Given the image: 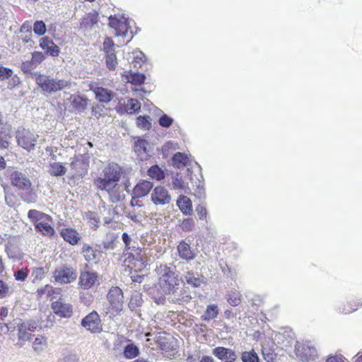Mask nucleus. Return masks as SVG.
<instances>
[{"instance_id":"52","label":"nucleus","mask_w":362,"mask_h":362,"mask_svg":"<svg viewBox=\"0 0 362 362\" xmlns=\"http://www.w3.org/2000/svg\"><path fill=\"white\" fill-rule=\"evenodd\" d=\"M158 122L163 127H169L173 124V119L167 115H163L160 117Z\"/></svg>"},{"instance_id":"62","label":"nucleus","mask_w":362,"mask_h":362,"mask_svg":"<svg viewBox=\"0 0 362 362\" xmlns=\"http://www.w3.org/2000/svg\"><path fill=\"white\" fill-rule=\"evenodd\" d=\"M78 358L74 354H69L64 357L61 362H78Z\"/></svg>"},{"instance_id":"60","label":"nucleus","mask_w":362,"mask_h":362,"mask_svg":"<svg viewBox=\"0 0 362 362\" xmlns=\"http://www.w3.org/2000/svg\"><path fill=\"white\" fill-rule=\"evenodd\" d=\"M144 58H145V55L144 54L143 52H138L134 56V61L133 62V63L134 64V66H136L137 64H139V65L140 66H141V63L139 62H138L137 60L139 59V61H141V62H144Z\"/></svg>"},{"instance_id":"59","label":"nucleus","mask_w":362,"mask_h":362,"mask_svg":"<svg viewBox=\"0 0 362 362\" xmlns=\"http://www.w3.org/2000/svg\"><path fill=\"white\" fill-rule=\"evenodd\" d=\"M196 211L199 216V218L200 219H204L206 218V215H207V211L206 209V208L204 206H203L202 205H198L197 207H196Z\"/></svg>"},{"instance_id":"43","label":"nucleus","mask_w":362,"mask_h":362,"mask_svg":"<svg viewBox=\"0 0 362 362\" xmlns=\"http://www.w3.org/2000/svg\"><path fill=\"white\" fill-rule=\"evenodd\" d=\"M33 31L39 36L43 35L47 31L45 23L42 21H37L33 25Z\"/></svg>"},{"instance_id":"23","label":"nucleus","mask_w":362,"mask_h":362,"mask_svg":"<svg viewBox=\"0 0 362 362\" xmlns=\"http://www.w3.org/2000/svg\"><path fill=\"white\" fill-rule=\"evenodd\" d=\"M177 205L184 214L188 215L192 212V204L189 198L180 195L177 200Z\"/></svg>"},{"instance_id":"53","label":"nucleus","mask_w":362,"mask_h":362,"mask_svg":"<svg viewBox=\"0 0 362 362\" xmlns=\"http://www.w3.org/2000/svg\"><path fill=\"white\" fill-rule=\"evenodd\" d=\"M13 75L12 69L0 65V79L4 80L11 77Z\"/></svg>"},{"instance_id":"5","label":"nucleus","mask_w":362,"mask_h":362,"mask_svg":"<svg viewBox=\"0 0 362 362\" xmlns=\"http://www.w3.org/2000/svg\"><path fill=\"white\" fill-rule=\"evenodd\" d=\"M38 137L37 134H35L25 129L17 130L16 134L18 145L28 152H30L35 149Z\"/></svg>"},{"instance_id":"25","label":"nucleus","mask_w":362,"mask_h":362,"mask_svg":"<svg viewBox=\"0 0 362 362\" xmlns=\"http://www.w3.org/2000/svg\"><path fill=\"white\" fill-rule=\"evenodd\" d=\"M48 173L52 176L61 177L66 174V168L62 163H50L49 165Z\"/></svg>"},{"instance_id":"22","label":"nucleus","mask_w":362,"mask_h":362,"mask_svg":"<svg viewBox=\"0 0 362 362\" xmlns=\"http://www.w3.org/2000/svg\"><path fill=\"white\" fill-rule=\"evenodd\" d=\"M72 107L77 112H81L86 110L88 100L80 95H71L69 98Z\"/></svg>"},{"instance_id":"2","label":"nucleus","mask_w":362,"mask_h":362,"mask_svg":"<svg viewBox=\"0 0 362 362\" xmlns=\"http://www.w3.org/2000/svg\"><path fill=\"white\" fill-rule=\"evenodd\" d=\"M35 81L42 91L49 94L66 90L71 88L72 81L64 78H54L40 73L35 74Z\"/></svg>"},{"instance_id":"41","label":"nucleus","mask_w":362,"mask_h":362,"mask_svg":"<svg viewBox=\"0 0 362 362\" xmlns=\"http://www.w3.org/2000/svg\"><path fill=\"white\" fill-rule=\"evenodd\" d=\"M151 119L149 116H139L137 117L136 124L137 126L144 129H148L151 126Z\"/></svg>"},{"instance_id":"31","label":"nucleus","mask_w":362,"mask_h":362,"mask_svg":"<svg viewBox=\"0 0 362 362\" xmlns=\"http://www.w3.org/2000/svg\"><path fill=\"white\" fill-rule=\"evenodd\" d=\"M218 314L217 305L211 304L207 306L204 314L201 317L203 320H211L216 317Z\"/></svg>"},{"instance_id":"29","label":"nucleus","mask_w":362,"mask_h":362,"mask_svg":"<svg viewBox=\"0 0 362 362\" xmlns=\"http://www.w3.org/2000/svg\"><path fill=\"white\" fill-rule=\"evenodd\" d=\"M35 228L37 232L42 233L43 235L51 236L54 233L53 227L51 226L47 221H40L36 223Z\"/></svg>"},{"instance_id":"61","label":"nucleus","mask_w":362,"mask_h":362,"mask_svg":"<svg viewBox=\"0 0 362 362\" xmlns=\"http://www.w3.org/2000/svg\"><path fill=\"white\" fill-rule=\"evenodd\" d=\"M21 33H27L28 32L30 33V35H31V25L29 22L26 21L25 22L21 27L20 29Z\"/></svg>"},{"instance_id":"40","label":"nucleus","mask_w":362,"mask_h":362,"mask_svg":"<svg viewBox=\"0 0 362 362\" xmlns=\"http://www.w3.org/2000/svg\"><path fill=\"white\" fill-rule=\"evenodd\" d=\"M115 44L110 37H106L103 42V50L106 54V56L115 54Z\"/></svg>"},{"instance_id":"35","label":"nucleus","mask_w":362,"mask_h":362,"mask_svg":"<svg viewBox=\"0 0 362 362\" xmlns=\"http://www.w3.org/2000/svg\"><path fill=\"white\" fill-rule=\"evenodd\" d=\"M148 175L153 179L160 180L165 177L163 170L158 165L151 166L148 170Z\"/></svg>"},{"instance_id":"1","label":"nucleus","mask_w":362,"mask_h":362,"mask_svg":"<svg viewBox=\"0 0 362 362\" xmlns=\"http://www.w3.org/2000/svg\"><path fill=\"white\" fill-rule=\"evenodd\" d=\"M123 173L122 168L116 163H110L102 172L101 176L94 180L95 187L101 191L106 192L112 203L122 201L124 195L119 181Z\"/></svg>"},{"instance_id":"50","label":"nucleus","mask_w":362,"mask_h":362,"mask_svg":"<svg viewBox=\"0 0 362 362\" xmlns=\"http://www.w3.org/2000/svg\"><path fill=\"white\" fill-rule=\"evenodd\" d=\"M106 65L107 67L110 70H115L117 65V60L116 54H112L106 56Z\"/></svg>"},{"instance_id":"46","label":"nucleus","mask_w":362,"mask_h":362,"mask_svg":"<svg viewBox=\"0 0 362 362\" xmlns=\"http://www.w3.org/2000/svg\"><path fill=\"white\" fill-rule=\"evenodd\" d=\"M242 295L240 293L233 292L228 295V302L232 306H237L241 302Z\"/></svg>"},{"instance_id":"51","label":"nucleus","mask_w":362,"mask_h":362,"mask_svg":"<svg viewBox=\"0 0 362 362\" xmlns=\"http://www.w3.org/2000/svg\"><path fill=\"white\" fill-rule=\"evenodd\" d=\"M45 274V270L42 267H35L33 269L32 276L33 277V281L40 280L44 278Z\"/></svg>"},{"instance_id":"56","label":"nucleus","mask_w":362,"mask_h":362,"mask_svg":"<svg viewBox=\"0 0 362 362\" xmlns=\"http://www.w3.org/2000/svg\"><path fill=\"white\" fill-rule=\"evenodd\" d=\"M262 355L267 362H274L276 358V355L270 349H263Z\"/></svg>"},{"instance_id":"24","label":"nucleus","mask_w":362,"mask_h":362,"mask_svg":"<svg viewBox=\"0 0 362 362\" xmlns=\"http://www.w3.org/2000/svg\"><path fill=\"white\" fill-rule=\"evenodd\" d=\"M192 299L191 295L185 287H179L176 293L172 295V300L174 302L187 303Z\"/></svg>"},{"instance_id":"17","label":"nucleus","mask_w":362,"mask_h":362,"mask_svg":"<svg viewBox=\"0 0 362 362\" xmlns=\"http://www.w3.org/2000/svg\"><path fill=\"white\" fill-rule=\"evenodd\" d=\"M153 187V182L145 180H140L133 189V194L136 197L147 196Z\"/></svg>"},{"instance_id":"26","label":"nucleus","mask_w":362,"mask_h":362,"mask_svg":"<svg viewBox=\"0 0 362 362\" xmlns=\"http://www.w3.org/2000/svg\"><path fill=\"white\" fill-rule=\"evenodd\" d=\"M179 255L181 258L191 260L194 258V255L192 252L190 247L185 242H181L177 246Z\"/></svg>"},{"instance_id":"64","label":"nucleus","mask_w":362,"mask_h":362,"mask_svg":"<svg viewBox=\"0 0 362 362\" xmlns=\"http://www.w3.org/2000/svg\"><path fill=\"white\" fill-rule=\"evenodd\" d=\"M326 362H344L341 356H335L329 357Z\"/></svg>"},{"instance_id":"48","label":"nucleus","mask_w":362,"mask_h":362,"mask_svg":"<svg viewBox=\"0 0 362 362\" xmlns=\"http://www.w3.org/2000/svg\"><path fill=\"white\" fill-rule=\"evenodd\" d=\"M115 233H109L107 235V240L103 242V247L106 250L113 249L115 247V240L116 238Z\"/></svg>"},{"instance_id":"6","label":"nucleus","mask_w":362,"mask_h":362,"mask_svg":"<svg viewBox=\"0 0 362 362\" xmlns=\"http://www.w3.org/2000/svg\"><path fill=\"white\" fill-rule=\"evenodd\" d=\"M53 277L61 284H71L76 280L77 272L73 267L63 264L54 270Z\"/></svg>"},{"instance_id":"42","label":"nucleus","mask_w":362,"mask_h":362,"mask_svg":"<svg viewBox=\"0 0 362 362\" xmlns=\"http://www.w3.org/2000/svg\"><path fill=\"white\" fill-rule=\"evenodd\" d=\"M142 304V299L141 295L136 293L135 295L132 296L129 302V308L134 310L137 308L140 307Z\"/></svg>"},{"instance_id":"34","label":"nucleus","mask_w":362,"mask_h":362,"mask_svg":"<svg viewBox=\"0 0 362 362\" xmlns=\"http://www.w3.org/2000/svg\"><path fill=\"white\" fill-rule=\"evenodd\" d=\"M86 261L90 262L98 259L99 252L89 245H84L82 250Z\"/></svg>"},{"instance_id":"21","label":"nucleus","mask_w":362,"mask_h":362,"mask_svg":"<svg viewBox=\"0 0 362 362\" xmlns=\"http://www.w3.org/2000/svg\"><path fill=\"white\" fill-rule=\"evenodd\" d=\"M60 234L65 241L68 242L72 245H76L81 239V236L79 235L78 233L72 228L62 229L60 232Z\"/></svg>"},{"instance_id":"49","label":"nucleus","mask_w":362,"mask_h":362,"mask_svg":"<svg viewBox=\"0 0 362 362\" xmlns=\"http://www.w3.org/2000/svg\"><path fill=\"white\" fill-rule=\"evenodd\" d=\"M11 132H8V134L0 135V148H8L11 144Z\"/></svg>"},{"instance_id":"32","label":"nucleus","mask_w":362,"mask_h":362,"mask_svg":"<svg viewBox=\"0 0 362 362\" xmlns=\"http://www.w3.org/2000/svg\"><path fill=\"white\" fill-rule=\"evenodd\" d=\"M185 279L188 284L194 287H199L204 282L202 276H195L192 272H187L185 275Z\"/></svg>"},{"instance_id":"14","label":"nucleus","mask_w":362,"mask_h":362,"mask_svg":"<svg viewBox=\"0 0 362 362\" xmlns=\"http://www.w3.org/2000/svg\"><path fill=\"white\" fill-rule=\"evenodd\" d=\"M151 200L156 205H166L170 203L171 196L164 187L158 186L154 188Z\"/></svg>"},{"instance_id":"57","label":"nucleus","mask_w":362,"mask_h":362,"mask_svg":"<svg viewBox=\"0 0 362 362\" xmlns=\"http://www.w3.org/2000/svg\"><path fill=\"white\" fill-rule=\"evenodd\" d=\"M122 238L127 249L136 248V246L132 245V240L127 233H124Z\"/></svg>"},{"instance_id":"30","label":"nucleus","mask_w":362,"mask_h":362,"mask_svg":"<svg viewBox=\"0 0 362 362\" xmlns=\"http://www.w3.org/2000/svg\"><path fill=\"white\" fill-rule=\"evenodd\" d=\"M126 78L129 83H131L135 86H141L144 83L146 76L143 74L129 71V73L126 75Z\"/></svg>"},{"instance_id":"54","label":"nucleus","mask_w":362,"mask_h":362,"mask_svg":"<svg viewBox=\"0 0 362 362\" xmlns=\"http://www.w3.org/2000/svg\"><path fill=\"white\" fill-rule=\"evenodd\" d=\"M28 274L27 269H21L14 273V277L16 281H23Z\"/></svg>"},{"instance_id":"20","label":"nucleus","mask_w":362,"mask_h":362,"mask_svg":"<svg viewBox=\"0 0 362 362\" xmlns=\"http://www.w3.org/2000/svg\"><path fill=\"white\" fill-rule=\"evenodd\" d=\"M93 91L96 99L100 103H109L115 95L112 90L102 87H97Z\"/></svg>"},{"instance_id":"27","label":"nucleus","mask_w":362,"mask_h":362,"mask_svg":"<svg viewBox=\"0 0 362 362\" xmlns=\"http://www.w3.org/2000/svg\"><path fill=\"white\" fill-rule=\"evenodd\" d=\"M28 217L32 222L34 223L35 226H36V223H39L40 221L51 219V217L49 215L35 209L30 210L28 213Z\"/></svg>"},{"instance_id":"12","label":"nucleus","mask_w":362,"mask_h":362,"mask_svg":"<svg viewBox=\"0 0 362 362\" xmlns=\"http://www.w3.org/2000/svg\"><path fill=\"white\" fill-rule=\"evenodd\" d=\"M51 308L53 312L61 317L69 318L73 313L72 305L65 302L62 298L53 302Z\"/></svg>"},{"instance_id":"36","label":"nucleus","mask_w":362,"mask_h":362,"mask_svg":"<svg viewBox=\"0 0 362 362\" xmlns=\"http://www.w3.org/2000/svg\"><path fill=\"white\" fill-rule=\"evenodd\" d=\"M172 185L174 189H182L186 192L188 189V184L178 174L173 177Z\"/></svg>"},{"instance_id":"39","label":"nucleus","mask_w":362,"mask_h":362,"mask_svg":"<svg viewBox=\"0 0 362 362\" xmlns=\"http://www.w3.org/2000/svg\"><path fill=\"white\" fill-rule=\"evenodd\" d=\"M187 157L182 153H177L173 157V163L175 166L180 168L181 165H186Z\"/></svg>"},{"instance_id":"13","label":"nucleus","mask_w":362,"mask_h":362,"mask_svg":"<svg viewBox=\"0 0 362 362\" xmlns=\"http://www.w3.org/2000/svg\"><path fill=\"white\" fill-rule=\"evenodd\" d=\"M296 356L303 362L313 361L317 356V351L315 347L308 344L296 346Z\"/></svg>"},{"instance_id":"15","label":"nucleus","mask_w":362,"mask_h":362,"mask_svg":"<svg viewBox=\"0 0 362 362\" xmlns=\"http://www.w3.org/2000/svg\"><path fill=\"white\" fill-rule=\"evenodd\" d=\"M98 280V275L93 272H82L79 276L78 286L83 289L92 288Z\"/></svg>"},{"instance_id":"38","label":"nucleus","mask_w":362,"mask_h":362,"mask_svg":"<svg viewBox=\"0 0 362 362\" xmlns=\"http://www.w3.org/2000/svg\"><path fill=\"white\" fill-rule=\"evenodd\" d=\"M126 108L127 112L132 114L140 110L141 104L136 99L131 98L127 100Z\"/></svg>"},{"instance_id":"7","label":"nucleus","mask_w":362,"mask_h":362,"mask_svg":"<svg viewBox=\"0 0 362 362\" xmlns=\"http://www.w3.org/2000/svg\"><path fill=\"white\" fill-rule=\"evenodd\" d=\"M81 326L91 333H100L103 330V325L99 315L93 311L81 321Z\"/></svg>"},{"instance_id":"37","label":"nucleus","mask_w":362,"mask_h":362,"mask_svg":"<svg viewBox=\"0 0 362 362\" xmlns=\"http://www.w3.org/2000/svg\"><path fill=\"white\" fill-rule=\"evenodd\" d=\"M241 358L243 362H259V358L254 350L244 351L242 354Z\"/></svg>"},{"instance_id":"11","label":"nucleus","mask_w":362,"mask_h":362,"mask_svg":"<svg viewBox=\"0 0 362 362\" xmlns=\"http://www.w3.org/2000/svg\"><path fill=\"white\" fill-rule=\"evenodd\" d=\"M18 328V337L19 344L21 346H23L22 342L29 341L32 333L36 329V325L35 322H24L22 323H16Z\"/></svg>"},{"instance_id":"58","label":"nucleus","mask_w":362,"mask_h":362,"mask_svg":"<svg viewBox=\"0 0 362 362\" xmlns=\"http://www.w3.org/2000/svg\"><path fill=\"white\" fill-rule=\"evenodd\" d=\"M45 59V55L40 52H34L32 54V61L37 64L41 63Z\"/></svg>"},{"instance_id":"33","label":"nucleus","mask_w":362,"mask_h":362,"mask_svg":"<svg viewBox=\"0 0 362 362\" xmlns=\"http://www.w3.org/2000/svg\"><path fill=\"white\" fill-rule=\"evenodd\" d=\"M98 22V13H88L82 20L81 25L86 28H91Z\"/></svg>"},{"instance_id":"3","label":"nucleus","mask_w":362,"mask_h":362,"mask_svg":"<svg viewBox=\"0 0 362 362\" xmlns=\"http://www.w3.org/2000/svg\"><path fill=\"white\" fill-rule=\"evenodd\" d=\"M157 273L160 275V284L163 292L171 296L176 293L180 287V279L170 268L160 265L157 269Z\"/></svg>"},{"instance_id":"55","label":"nucleus","mask_w":362,"mask_h":362,"mask_svg":"<svg viewBox=\"0 0 362 362\" xmlns=\"http://www.w3.org/2000/svg\"><path fill=\"white\" fill-rule=\"evenodd\" d=\"M194 222L193 219H192V218H186V219L183 220V221L181 224V227H182V230H185V231L192 230L194 228Z\"/></svg>"},{"instance_id":"45","label":"nucleus","mask_w":362,"mask_h":362,"mask_svg":"<svg viewBox=\"0 0 362 362\" xmlns=\"http://www.w3.org/2000/svg\"><path fill=\"white\" fill-rule=\"evenodd\" d=\"M45 339L43 337L40 336L35 339V341H33V348L35 351L39 353L43 350V348L45 346Z\"/></svg>"},{"instance_id":"10","label":"nucleus","mask_w":362,"mask_h":362,"mask_svg":"<svg viewBox=\"0 0 362 362\" xmlns=\"http://www.w3.org/2000/svg\"><path fill=\"white\" fill-rule=\"evenodd\" d=\"M107 300L115 312L119 313L122 310L124 303L123 292L119 287H112L107 295Z\"/></svg>"},{"instance_id":"63","label":"nucleus","mask_w":362,"mask_h":362,"mask_svg":"<svg viewBox=\"0 0 362 362\" xmlns=\"http://www.w3.org/2000/svg\"><path fill=\"white\" fill-rule=\"evenodd\" d=\"M11 132L9 127L0 121V135L8 134Z\"/></svg>"},{"instance_id":"9","label":"nucleus","mask_w":362,"mask_h":362,"mask_svg":"<svg viewBox=\"0 0 362 362\" xmlns=\"http://www.w3.org/2000/svg\"><path fill=\"white\" fill-rule=\"evenodd\" d=\"M110 27L115 29L117 36H128L129 30L130 26L128 21L123 16L117 18L116 16H110L108 18Z\"/></svg>"},{"instance_id":"44","label":"nucleus","mask_w":362,"mask_h":362,"mask_svg":"<svg viewBox=\"0 0 362 362\" xmlns=\"http://www.w3.org/2000/svg\"><path fill=\"white\" fill-rule=\"evenodd\" d=\"M139 354V349L136 346L129 344L127 345L124 351V355L127 358H133L136 357Z\"/></svg>"},{"instance_id":"47","label":"nucleus","mask_w":362,"mask_h":362,"mask_svg":"<svg viewBox=\"0 0 362 362\" xmlns=\"http://www.w3.org/2000/svg\"><path fill=\"white\" fill-rule=\"evenodd\" d=\"M12 293L11 287L0 279V299L4 298Z\"/></svg>"},{"instance_id":"4","label":"nucleus","mask_w":362,"mask_h":362,"mask_svg":"<svg viewBox=\"0 0 362 362\" xmlns=\"http://www.w3.org/2000/svg\"><path fill=\"white\" fill-rule=\"evenodd\" d=\"M10 184L19 190L28 191L31 189L32 182L25 173L13 168L6 170Z\"/></svg>"},{"instance_id":"28","label":"nucleus","mask_w":362,"mask_h":362,"mask_svg":"<svg viewBox=\"0 0 362 362\" xmlns=\"http://www.w3.org/2000/svg\"><path fill=\"white\" fill-rule=\"evenodd\" d=\"M70 165L73 170L76 171V174L82 175L86 173L88 170V163L84 162L82 158H76L71 163Z\"/></svg>"},{"instance_id":"16","label":"nucleus","mask_w":362,"mask_h":362,"mask_svg":"<svg viewBox=\"0 0 362 362\" xmlns=\"http://www.w3.org/2000/svg\"><path fill=\"white\" fill-rule=\"evenodd\" d=\"M212 353L216 357L221 360H224L225 362H234L237 359V355L235 351L223 346H218L214 349Z\"/></svg>"},{"instance_id":"8","label":"nucleus","mask_w":362,"mask_h":362,"mask_svg":"<svg viewBox=\"0 0 362 362\" xmlns=\"http://www.w3.org/2000/svg\"><path fill=\"white\" fill-rule=\"evenodd\" d=\"M134 139V150L141 160H146L151 156V147L148 141L140 136Z\"/></svg>"},{"instance_id":"18","label":"nucleus","mask_w":362,"mask_h":362,"mask_svg":"<svg viewBox=\"0 0 362 362\" xmlns=\"http://www.w3.org/2000/svg\"><path fill=\"white\" fill-rule=\"evenodd\" d=\"M40 47L45 50L47 54L52 57H57L59 54L58 46L48 37H44L40 39Z\"/></svg>"},{"instance_id":"19","label":"nucleus","mask_w":362,"mask_h":362,"mask_svg":"<svg viewBox=\"0 0 362 362\" xmlns=\"http://www.w3.org/2000/svg\"><path fill=\"white\" fill-rule=\"evenodd\" d=\"M156 343L162 351L169 354H174L176 351L173 344L174 340L172 338L159 336L156 339Z\"/></svg>"}]
</instances>
